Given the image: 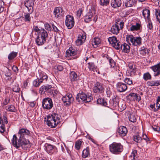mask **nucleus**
<instances>
[{
  "label": "nucleus",
  "mask_w": 160,
  "mask_h": 160,
  "mask_svg": "<svg viewBox=\"0 0 160 160\" xmlns=\"http://www.w3.org/2000/svg\"><path fill=\"white\" fill-rule=\"evenodd\" d=\"M30 134L29 131L27 129L23 128L20 129L18 133V138L16 135H13L11 140L12 145L17 148L21 147L24 150L27 149L29 146L30 142L25 137Z\"/></svg>",
  "instance_id": "1"
},
{
  "label": "nucleus",
  "mask_w": 160,
  "mask_h": 160,
  "mask_svg": "<svg viewBox=\"0 0 160 160\" xmlns=\"http://www.w3.org/2000/svg\"><path fill=\"white\" fill-rule=\"evenodd\" d=\"M60 116L56 113H52L47 117V125L51 128H55L60 122Z\"/></svg>",
  "instance_id": "2"
},
{
  "label": "nucleus",
  "mask_w": 160,
  "mask_h": 160,
  "mask_svg": "<svg viewBox=\"0 0 160 160\" xmlns=\"http://www.w3.org/2000/svg\"><path fill=\"white\" fill-rule=\"evenodd\" d=\"M110 151L114 154H117L123 151V146L120 143L113 142L109 146Z\"/></svg>",
  "instance_id": "3"
},
{
  "label": "nucleus",
  "mask_w": 160,
  "mask_h": 160,
  "mask_svg": "<svg viewBox=\"0 0 160 160\" xmlns=\"http://www.w3.org/2000/svg\"><path fill=\"white\" fill-rule=\"evenodd\" d=\"M93 99L92 96L90 95L88 96L85 93L81 92L77 94L76 100L77 102L79 103H81L82 102H88Z\"/></svg>",
  "instance_id": "4"
},
{
  "label": "nucleus",
  "mask_w": 160,
  "mask_h": 160,
  "mask_svg": "<svg viewBox=\"0 0 160 160\" xmlns=\"http://www.w3.org/2000/svg\"><path fill=\"white\" fill-rule=\"evenodd\" d=\"M127 42L130 41L132 45L138 46L141 44L142 38L140 37H134L132 35H128L126 37Z\"/></svg>",
  "instance_id": "5"
},
{
  "label": "nucleus",
  "mask_w": 160,
  "mask_h": 160,
  "mask_svg": "<svg viewBox=\"0 0 160 160\" xmlns=\"http://www.w3.org/2000/svg\"><path fill=\"white\" fill-rule=\"evenodd\" d=\"M42 106L44 109H50L53 106L52 99L49 98H44L42 101Z\"/></svg>",
  "instance_id": "6"
},
{
  "label": "nucleus",
  "mask_w": 160,
  "mask_h": 160,
  "mask_svg": "<svg viewBox=\"0 0 160 160\" xmlns=\"http://www.w3.org/2000/svg\"><path fill=\"white\" fill-rule=\"evenodd\" d=\"M108 41L110 44L112 45V47L117 50H119L120 48V42L117 39L116 37L113 36L109 37Z\"/></svg>",
  "instance_id": "7"
},
{
  "label": "nucleus",
  "mask_w": 160,
  "mask_h": 160,
  "mask_svg": "<svg viewBox=\"0 0 160 160\" xmlns=\"http://www.w3.org/2000/svg\"><path fill=\"white\" fill-rule=\"evenodd\" d=\"M124 24L123 22H121L119 24L117 22H116L111 28V32L114 34H117L119 33L120 29H122L123 28Z\"/></svg>",
  "instance_id": "8"
},
{
  "label": "nucleus",
  "mask_w": 160,
  "mask_h": 160,
  "mask_svg": "<svg viewBox=\"0 0 160 160\" xmlns=\"http://www.w3.org/2000/svg\"><path fill=\"white\" fill-rule=\"evenodd\" d=\"M62 100L64 105L66 106H68L73 101L74 98L72 94H69L63 97Z\"/></svg>",
  "instance_id": "9"
},
{
  "label": "nucleus",
  "mask_w": 160,
  "mask_h": 160,
  "mask_svg": "<svg viewBox=\"0 0 160 160\" xmlns=\"http://www.w3.org/2000/svg\"><path fill=\"white\" fill-rule=\"evenodd\" d=\"M65 24L68 29H71L74 24V21L73 16L70 15H67L66 16V19L65 21Z\"/></svg>",
  "instance_id": "10"
},
{
  "label": "nucleus",
  "mask_w": 160,
  "mask_h": 160,
  "mask_svg": "<svg viewBox=\"0 0 160 160\" xmlns=\"http://www.w3.org/2000/svg\"><path fill=\"white\" fill-rule=\"evenodd\" d=\"M37 77L40 80V82L41 83L45 82L48 79V75L40 70L38 71V73L37 74Z\"/></svg>",
  "instance_id": "11"
},
{
  "label": "nucleus",
  "mask_w": 160,
  "mask_h": 160,
  "mask_svg": "<svg viewBox=\"0 0 160 160\" xmlns=\"http://www.w3.org/2000/svg\"><path fill=\"white\" fill-rule=\"evenodd\" d=\"M24 5L28 8V12L30 13L31 14H32L33 11V0H26L24 2Z\"/></svg>",
  "instance_id": "12"
},
{
  "label": "nucleus",
  "mask_w": 160,
  "mask_h": 160,
  "mask_svg": "<svg viewBox=\"0 0 160 160\" xmlns=\"http://www.w3.org/2000/svg\"><path fill=\"white\" fill-rule=\"evenodd\" d=\"M64 12L62 8L60 7H57L55 8L54 14L55 17L58 18H61L64 16Z\"/></svg>",
  "instance_id": "13"
},
{
  "label": "nucleus",
  "mask_w": 160,
  "mask_h": 160,
  "mask_svg": "<svg viewBox=\"0 0 160 160\" xmlns=\"http://www.w3.org/2000/svg\"><path fill=\"white\" fill-rule=\"evenodd\" d=\"M48 36V34L47 32L44 29H42L38 33L37 37L42 38L44 40H46V38Z\"/></svg>",
  "instance_id": "14"
},
{
  "label": "nucleus",
  "mask_w": 160,
  "mask_h": 160,
  "mask_svg": "<svg viewBox=\"0 0 160 160\" xmlns=\"http://www.w3.org/2000/svg\"><path fill=\"white\" fill-rule=\"evenodd\" d=\"M117 132L121 136L124 137L126 135L128 130L125 127L121 126L118 128Z\"/></svg>",
  "instance_id": "15"
},
{
  "label": "nucleus",
  "mask_w": 160,
  "mask_h": 160,
  "mask_svg": "<svg viewBox=\"0 0 160 160\" xmlns=\"http://www.w3.org/2000/svg\"><path fill=\"white\" fill-rule=\"evenodd\" d=\"M45 146L46 150L48 153H53L57 149L55 146L49 144H46Z\"/></svg>",
  "instance_id": "16"
},
{
  "label": "nucleus",
  "mask_w": 160,
  "mask_h": 160,
  "mask_svg": "<svg viewBox=\"0 0 160 160\" xmlns=\"http://www.w3.org/2000/svg\"><path fill=\"white\" fill-rule=\"evenodd\" d=\"M116 98H114L112 99H110L109 101V103L107 106L108 107H111L112 108H116L118 105V102Z\"/></svg>",
  "instance_id": "17"
},
{
  "label": "nucleus",
  "mask_w": 160,
  "mask_h": 160,
  "mask_svg": "<svg viewBox=\"0 0 160 160\" xmlns=\"http://www.w3.org/2000/svg\"><path fill=\"white\" fill-rule=\"evenodd\" d=\"M86 39V36L82 34L78 36L77 39L75 42L77 46H79L81 45L84 42Z\"/></svg>",
  "instance_id": "18"
},
{
  "label": "nucleus",
  "mask_w": 160,
  "mask_h": 160,
  "mask_svg": "<svg viewBox=\"0 0 160 160\" xmlns=\"http://www.w3.org/2000/svg\"><path fill=\"white\" fill-rule=\"evenodd\" d=\"M121 4V0H111V6L114 8L120 7Z\"/></svg>",
  "instance_id": "19"
},
{
  "label": "nucleus",
  "mask_w": 160,
  "mask_h": 160,
  "mask_svg": "<svg viewBox=\"0 0 160 160\" xmlns=\"http://www.w3.org/2000/svg\"><path fill=\"white\" fill-rule=\"evenodd\" d=\"M130 96L131 97V98H131V99H132L134 100H135L136 101L139 102L141 100V97L140 96L138 95L136 93H131L128 95L127 97H129Z\"/></svg>",
  "instance_id": "20"
},
{
  "label": "nucleus",
  "mask_w": 160,
  "mask_h": 160,
  "mask_svg": "<svg viewBox=\"0 0 160 160\" xmlns=\"http://www.w3.org/2000/svg\"><path fill=\"white\" fill-rule=\"evenodd\" d=\"M70 78L72 81H75L79 79L77 74L74 71H72L70 72Z\"/></svg>",
  "instance_id": "21"
},
{
  "label": "nucleus",
  "mask_w": 160,
  "mask_h": 160,
  "mask_svg": "<svg viewBox=\"0 0 160 160\" xmlns=\"http://www.w3.org/2000/svg\"><path fill=\"white\" fill-rule=\"evenodd\" d=\"M151 68L156 72L154 75L155 76H157L160 74V67L158 64L151 67Z\"/></svg>",
  "instance_id": "22"
},
{
  "label": "nucleus",
  "mask_w": 160,
  "mask_h": 160,
  "mask_svg": "<svg viewBox=\"0 0 160 160\" xmlns=\"http://www.w3.org/2000/svg\"><path fill=\"white\" fill-rule=\"evenodd\" d=\"M130 48V46L126 43L121 44L120 46V48H121L122 52L125 53H128L129 52Z\"/></svg>",
  "instance_id": "23"
},
{
  "label": "nucleus",
  "mask_w": 160,
  "mask_h": 160,
  "mask_svg": "<svg viewBox=\"0 0 160 160\" xmlns=\"http://www.w3.org/2000/svg\"><path fill=\"white\" fill-rule=\"evenodd\" d=\"M142 15L145 19L147 18L148 20L150 19V11L149 10L145 8L144 9L142 12Z\"/></svg>",
  "instance_id": "24"
},
{
  "label": "nucleus",
  "mask_w": 160,
  "mask_h": 160,
  "mask_svg": "<svg viewBox=\"0 0 160 160\" xmlns=\"http://www.w3.org/2000/svg\"><path fill=\"white\" fill-rule=\"evenodd\" d=\"M46 40H44L37 37L35 39V42L36 44L38 46L43 45L46 42Z\"/></svg>",
  "instance_id": "25"
},
{
  "label": "nucleus",
  "mask_w": 160,
  "mask_h": 160,
  "mask_svg": "<svg viewBox=\"0 0 160 160\" xmlns=\"http://www.w3.org/2000/svg\"><path fill=\"white\" fill-rule=\"evenodd\" d=\"M66 53L67 56L69 57L75 55L76 52L72 48H70L68 50H67Z\"/></svg>",
  "instance_id": "26"
},
{
  "label": "nucleus",
  "mask_w": 160,
  "mask_h": 160,
  "mask_svg": "<svg viewBox=\"0 0 160 160\" xmlns=\"http://www.w3.org/2000/svg\"><path fill=\"white\" fill-rule=\"evenodd\" d=\"M136 1L134 0H129L126 1L125 2V5L126 7H132L136 3Z\"/></svg>",
  "instance_id": "27"
},
{
  "label": "nucleus",
  "mask_w": 160,
  "mask_h": 160,
  "mask_svg": "<svg viewBox=\"0 0 160 160\" xmlns=\"http://www.w3.org/2000/svg\"><path fill=\"white\" fill-rule=\"evenodd\" d=\"M104 88L102 84L99 82H97L95 84V86L93 90H103Z\"/></svg>",
  "instance_id": "28"
},
{
  "label": "nucleus",
  "mask_w": 160,
  "mask_h": 160,
  "mask_svg": "<svg viewBox=\"0 0 160 160\" xmlns=\"http://www.w3.org/2000/svg\"><path fill=\"white\" fill-rule=\"evenodd\" d=\"M92 17V13L89 12L87 13L85 17L84 21L87 23H88L91 21Z\"/></svg>",
  "instance_id": "29"
},
{
  "label": "nucleus",
  "mask_w": 160,
  "mask_h": 160,
  "mask_svg": "<svg viewBox=\"0 0 160 160\" xmlns=\"http://www.w3.org/2000/svg\"><path fill=\"white\" fill-rule=\"evenodd\" d=\"M89 154V147H87L82 151V157L83 158H85L87 157Z\"/></svg>",
  "instance_id": "30"
},
{
  "label": "nucleus",
  "mask_w": 160,
  "mask_h": 160,
  "mask_svg": "<svg viewBox=\"0 0 160 160\" xmlns=\"http://www.w3.org/2000/svg\"><path fill=\"white\" fill-rule=\"evenodd\" d=\"M97 102L98 104H100L105 106H107L108 105L107 102L105 101L103 98H99L97 99Z\"/></svg>",
  "instance_id": "31"
},
{
  "label": "nucleus",
  "mask_w": 160,
  "mask_h": 160,
  "mask_svg": "<svg viewBox=\"0 0 160 160\" xmlns=\"http://www.w3.org/2000/svg\"><path fill=\"white\" fill-rule=\"evenodd\" d=\"M118 90H126L127 86L124 83H119L118 85Z\"/></svg>",
  "instance_id": "32"
},
{
  "label": "nucleus",
  "mask_w": 160,
  "mask_h": 160,
  "mask_svg": "<svg viewBox=\"0 0 160 160\" xmlns=\"http://www.w3.org/2000/svg\"><path fill=\"white\" fill-rule=\"evenodd\" d=\"M88 68L90 70L94 71L97 68V67L95 65L94 62H89L88 63Z\"/></svg>",
  "instance_id": "33"
},
{
  "label": "nucleus",
  "mask_w": 160,
  "mask_h": 160,
  "mask_svg": "<svg viewBox=\"0 0 160 160\" xmlns=\"http://www.w3.org/2000/svg\"><path fill=\"white\" fill-rule=\"evenodd\" d=\"M18 52H11L8 56V58L9 60H12L14 59L17 55Z\"/></svg>",
  "instance_id": "34"
},
{
  "label": "nucleus",
  "mask_w": 160,
  "mask_h": 160,
  "mask_svg": "<svg viewBox=\"0 0 160 160\" xmlns=\"http://www.w3.org/2000/svg\"><path fill=\"white\" fill-rule=\"evenodd\" d=\"M110 0H100V5L102 6H107L109 3Z\"/></svg>",
  "instance_id": "35"
},
{
  "label": "nucleus",
  "mask_w": 160,
  "mask_h": 160,
  "mask_svg": "<svg viewBox=\"0 0 160 160\" xmlns=\"http://www.w3.org/2000/svg\"><path fill=\"white\" fill-rule=\"evenodd\" d=\"M148 85L149 86H158L160 85V82L158 81H151L148 82Z\"/></svg>",
  "instance_id": "36"
},
{
  "label": "nucleus",
  "mask_w": 160,
  "mask_h": 160,
  "mask_svg": "<svg viewBox=\"0 0 160 160\" xmlns=\"http://www.w3.org/2000/svg\"><path fill=\"white\" fill-rule=\"evenodd\" d=\"M100 43V40L98 38H94L92 41V45L95 47V45L96 47Z\"/></svg>",
  "instance_id": "37"
},
{
  "label": "nucleus",
  "mask_w": 160,
  "mask_h": 160,
  "mask_svg": "<svg viewBox=\"0 0 160 160\" xmlns=\"http://www.w3.org/2000/svg\"><path fill=\"white\" fill-rule=\"evenodd\" d=\"M140 24L138 23H137L136 25H132L130 27V30L131 31L138 30L140 29Z\"/></svg>",
  "instance_id": "38"
},
{
  "label": "nucleus",
  "mask_w": 160,
  "mask_h": 160,
  "mask_svg": "<svg viewBox=\"0 0 160 160\" xmlns=\"http://www.w3.org/2000/svg\"><path fill=\"white\" fill-rule=\"evenodd\" d=\"M143 78L144 80L147 81L151 79V76L149 72H147L144 74Z\"/></svg>",
  "instance_id": "39"
},
{
  "label": "nucleus",
  "mask_w": 160,
  "mask_h": 160,
  "mask_svg": "<svg viewBox=\"0 0 160 160\" xmlns=\"http://www.w3.org/2000/svg\"><path fill=\"white\" fill-rule=\"evenodd\" d=\"M133 140L137 143H140L142 140V138L139 135H135L133 136Z\"/></svg>",
  "instance_id": "40"
},
{
  "label": "nucleus",
  "mask_w": 160,
  "mask_h": 160,
  "mask_svg": "<svg viewBox=\"0 0 160 160\" xmlns=\"http://www.w3.org/2000/svg\"><path fill=\"white\" fill-rule=\"evenodd\" d=\"M82 144V142L80 140H78L75 143V147L77 150L80 149Z\"/></svg>",
  "instance_id": "41"
},
{
  "label": "nucleus",
  "mask_w": 160,
  "mask_h": 160,
  "mask_svg": "<svg viewBox=\"0 0 160 160\" xmlns=\"http://www.w3.org/2000/svg\"><path fill=\"white\" fill-rule=\"evenodd\" d=\"M52 88L51 85H47L42 86L40 88L39 90H48Z\"/></svg>",
  "instance_id": "42"
},
{
  "label": "nucleus",
  "mask_w": 160,
  "mask_h": 160,
  "mask_svg": "<svg viewBox=\"0 0 160 160\" xmlns=\"http://www.w3.org/2000/svg\"><path fill=\"white\" fill-rule=\"evenodd\" d=\"M129 120L131 122H134L136 121V119L135 115L132 114H131L128 117Z\"/></svg>",
  "instance_id": "43"
},
{
  "label": "nucleus",
  "mask_w": 160,
  "mask_h": 160,
  "mask_svg": "<svg viewBox=\"0 0 160 160\" xmlns=\"http://www.w3.org/2000/svg\"><path fill=\"white\" fill-rule=\"evenodd\" d=\"M28 81V80L24 81L23 85L22 87V89H28L29 87Z\"/></svg>",
  "instance_id": "44"
},
{
  "label": "nucleus",
  "mask_w": 160,
  "mask_h": 160,
  "mask_svg": "<svg viewBox=\"0 0 160 160\" xmlns=\"http://www.w3.org/2000/svg\"><path fill=\"white\" fill-rule=\"evenodd\" d=\"M6 109L10 112H14L15 110V108L13 105H11L7 107Z\"/></svg>",
  "instance_id": "45"
},
{
  "label": "nucleus",
  "mask_w": 160,
  "mask_h": 160,
  "mask_svg": "<svg viewBox=\"0 0 160 160\" xmlns=\"http://www.w3.org/2000/svg\"><path fill=\"white\" fill-rule=\"evenodd\" d=\"M40 82V80L38 78H37L36 80L33 81V85L35 87H38L40 85V84L41 83V82Z\"/></svg>",
  "instance_id": "46"
},
{
  "label": "nucleus",
  "mask_w": 160,
  "mask_h": 160,
  "mask_svg": "<svg viewBox=\"0 0 160 160\" xmlns=\"http://www.w3.org/2000/svg\"><path fill=\"white\" fill-rule=\"evenodd\" d=\"M30 14V13L29 12V13H27L24 15L25 21V22H30L31 20Z\"/></svg>",
  "instance_id": "47"
},
{
  "label": "nucleus",
  "mask_w": 160,
  "mask_h": 160,
  "mask_svg": "<svg viewBox=\"0 0 160 160\" xmlns=\"http://www.w3.org/2000/svg\"><path fill=\"white\" fill-rule=\"evenodd\" d=\"M155 15L156 16L157 19L160 23V11L157 9L155 10Z\"/></svg>",
  "instance_id": "48"
},
{
  "label": "nucleus",
  "mask_w": 160,
  "mask_h": 160,
  "mask_svg": "<svg viewBox=\"0 0 160 160\" xmlns=\"http://www.w3.org/2000/svg\"><path fill=\"white\" fill-rule=\"evenodd\" d=\"M108 61L111 68H114V66H115V62L113 60L112 58H111V59H109V60H108Z\"/></svg>",
  "instance_id": "49"
},
{
  "label": "nucleus",
  "mask_w": 160,
  "mask_h": 160,
  "mask_svg": "<svg viewBox=\"0 0 160 160\" xmlns=\"http://www.w3.org/2000/svg\"><path fill=\"white\" fill-rule=\"evenodd\" d=\"M44 26L46 29L48 31H51L52 28L50 25L48 23H45L44 24Z\"/></svg>",
  "instance_id": "50"
},
{
  "label": "nucleus",
  "mask_w": 160,
  "mask_h": 160,
  "mask_svg": "<svg viewBox=\"0 0 160 160\" xmlns=\"http://www.w3.org/2000/svg\"><path fill=\"white\" fill-rule=\"evenodd\" d=\"M147 27L150 30L152 29L153 28L152 23L151 21L150 20V19L148 20Z\"/></svg>",
  "instance_id": "51"
},
{
  "label": "nucleus",
  "mask_w": 160,
  "mask_h": 160,
  "mask_svg": "<svg viewBox=\"0 0 160 160\" xmlns=\"http://www.w3.org/2000/svg\"><path fill=\"white\" fill-rule=\"evenodd\" d=\"M118 107L120 108V110L122 111L125 110L126 108V106L125 104H121L120 103H119L118 105Z\"/></svg>",
  "instance_id": "52"
},
{
  "label": "nucleus",
  "mask_w": 160,
  "mask_h": 160,
  "mask_svg": "<svg viewBox=\"0 0 160 160\" xmlns=\"http://www.w3.org/2000/svg\"><path fill=\"white\" fill-rule=\"evenodd\" d=\"M124 82L128 84L129 85L131 84L132 83V80L129 78H125L124 80Z\"/></svg>",
  "instance_id": "53"
},
{
  "label": "nucleus",
  "mask_w": 160,
  "mask_h": 160,
  "mask_svg": "<svg viewBox=\"0 0 160 160\" xmlns=\"http://www.w3.org/2000/svg\"><path fill=\"white\" fill-rule=\"evenodd\" d=\"M137 154V151L136 150H135L134 151H133L132 153H131V155H130V157H133V159L134 160H135V157L136 156V155Z\"/></svg>",
  "instance_id": "54"
},
{
  "label": "nucleus",
  "mask_w": 160,
  "mask_h": 160,
  "mask_svg": "<svg viewBox=\"0 0 160 160\" xmlns=\"http://www.w3.org/2000/svg\"><path fill=\"white\" fill-rule=\"evenodd\" d=\"M148 52V50L147 49L144 48L140 50V54L144 55L146 54L147 52Z\"/></svg>",
  "instance_id": "55"
},
{
  "label": "nucleus",
  "mask_w": 160,
  "mask_h": 160,
  "mask_svg": "<svg viewBox=\"0 0 160 160\" xmlns=\"http://www.w3.org/2000/svg\"><path fill=\"white\" fill-rule=\"evenodd\" d=\"M5 131L4 123L2 124L0 126V132L2 133H3Z\"/></svg>",
  "instance_id": "56"
},
{
  "label": "nucleus",
  "mask_w": 160,
  "mask_h": 160,
  "mask_svg": "<svg viewBox=\"0 0 160 160\" xmlns=\"http://www.w3.org/2000/svg\"><path fill=\"white\" fill-rule=\"evenodd\" d=\"M82 9H79V10H78L77 11V15L78 17V18H80L81 16L82 13Z\"/></svg>",
  "instance_id": "57"
},
{
  "label": "nucleus",
  "mask_w": 160,
  "mask_h": 160,
  "mask_svg": "<svg viewBox=\"0 0 160 160\" xmlns=\"http://www.w3.org/2000/svg\"><path fill=\"white\" fill-rule=\"evenodd\" d=\"M10 99L9 98H6L3 102V105H5L7 104L9 102Z\"/></svg>",
  "instance_id": "58"
},
{
  "label": "nucleus",
  "mask_w": 160,
  "mask_h": 160,
  "mask_svg": "<svg viewBox=\"0 0 160 160\" xmlns=\"http://www.w3.org/2000/svg\"><path fill=\"white\" fill-rule=\"evenodd\" d=\"M152 128L155 131L158 132L160 131V127L158 126H152Z\"/></svg>",
  "instance_id": "59"
},
{
  "label": "nucleus",
  "mask_w": 160,
  "mask_h": 160,
  "mask_svg": "<svg viewBox=\"0 0 160 160\" xmlns=\"http://www.w3.org/2000/svg\"><path fill=\"white\" fill-rule=\"evenodd\" d=\"M11 75V71L9 69H8V71H6L5 73V75L7 77H10Z\"/></svg>",
  "instance_id": "60"
},
{
  "label": "nucleus",
  "mask_w": 160,
  "mask_h": 160,
  "mask_svg": "<svg viewBox=\"0 0 160 160\" xmlns=\"http://www.w3.org/2000/svg\"><path fill=\"white\" fill-rule=\"evenodd\" d=\"M52 26L53 29V30L56 32H58L59 31L58 29L53 24H52Z\"/></svg>",
  "instance_id": "61"
},
{
  "label": "nucleus",
  "mask_w": 160,
  "mask_h": 160,
  "mask_svg": "<svg viewBox=\"0 0 160 160\" xmlns=\"http://www.w3.org/2000/svg\"><path fill=\"white\" fill-rule=\"evenodd\" d=\"M53 91H50L49 92H48L50 93H51V94L53 96H54L56 95L58 92V91H54V93L53 92Z\"/></svg>",
  "instance_id": "62"
},
{
  "label": "nucleus",
  "mask_w": 160,
  "mask_h": 160,
  "mask_svg": "<svg viewBox=\"0 0 160 160\" xmlns=\"http://www.w3.org/2000/svg\"><path fill=\"white\" fill-rule=\"evenodd\" d=\"M63 67L61 65H58L57 67V69L59 71H62L63 70Z\"/></svg>",
  "instance_id": "63"
},
{
  "label": "nucleus",
  "mask_w": 160,
  "mask_h": 160,
  "mask_svg": "<svg viewBox=\"0 0 160 160\" xmlns=\"http://www.w3.org/2000/svg\"><path fill=\"white\" fill-rule=\"evenodd\" d=\"M143 139L146 140V142H147L148 141H149L148 138L147 137V136L146 134L143 135Z\"/></svg>",
  "instance_id": "64"
}]
</instances>
